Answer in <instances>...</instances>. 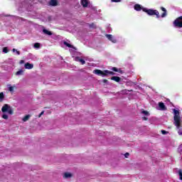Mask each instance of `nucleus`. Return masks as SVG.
Wrapping results in <instances>:
<instances>
[{"label":"nucleus","mask_w":182,"mask_h":182,"mask_svg":"<svg viewBox=\"0 0 182 182\" xmlns=\"http://www.w3.org/2000/svg\"><path fill=\"white\" fill-rule=\"evenodd\" d=\"M173 111V124L178 129V134L182 136V128H181V117H180V111L176 109Z\"/></svg>","instance_id":"f257e3e1"},{"label":"nucleus","mask_w":182,"mask_h":182,"mask_svg":"<svg viewBox=\"0 0 182 182\" xmlns=\"http://www.w3.org/2000/svg\"><path fill=\"white\" fill-rule=\"evenodd\" d=\"M93 73H95V75H97L98 76H102V77H105L108 75H112V76L115 75L114 72L110 71L109 70L102 71V70L96 69L93 71Z\"/></svg>","instance_id":"f03ea898"},{"label":"nucleus","mask_w":182,"mask_h":182,"mask_svg":"<svg viewBox=\"0 0 182 182\" xmlns=\"http://www.w3.org/2000/svg\"><path fill=\"white\" fill-rule=\"evenodd\" d=\"M143 12H145L147 14V15H149V16H152L153 15H156V18H160V13L157 10H153L151 9H143Z\"/></svg>","instance_id":"7ed1b4c3"},{"label":"nucleus","mask_w":182,"mask_h":182,"mask_svg":"<svg viewBox=\"0 0 182 182\" xmlns=\"http://www.w3.org/2000/svg\"><path fill=\"white\" fill-rule=\"evenodd\" d=\"M1 112L3 113H7L9 114H14V109H12V107H11V106H9V105L8 104H5L2 108H1Z\"/></svg>","instance_id":"20e7f679"},{"label":"nucleus","mask_w":182,"mask_h":182,"mask_svg":"<svg viewBox=\"0 0 182 182\" xmlns=\"http://www.w3.org/2000/svg\"><path fill=\"white\" fill-rule=\"evenodd\" d=\"M175 28H182V16L177 17L173 22Z\"/></svg>","instance_id":"39448f33"},{"label":"nucleus","mask_w":182,"mask_h":182,"mask_svg":"<svg viewBox=\"0 0 182 182\" xmlns=\"http://www.w3.org/2000/svg\"><path fill=\"white\" fill-rule=\"evenodd\" d=\"M106 37L109 41H111L112 43H116V42H117V40H116V38H114L112 34H107Z\"/></svg>","instance_id":"423d86ee"},{"label":"nucleus","mask_w":182,"mask_h":182,"mask_svg":"<svg viewBox=\"0 0 182 182\" xmlns=\"http://www.w3.org/2000/svg\"><path fill=\"white\" fill-rule=\"evenodd\" d=\"M134 8L135 11H143V9H146V8L141 7V5L140 4H135Z\"/></svg>","instance_id":"0eeeda50"},{"label":"nucleus","mask_w":182,"mask_h":182,"mask_svg":"<svg viewBox=\"0 0 182 182\" xmlns=\"http://www.w3.org/2000/svg\"><path fill=\"white\" fill-rule=\"evenodd\" d=\"M80 4L83 8H87L89 1L87 0H81Z\"/></svg>","instance_id":"6e6552de"},{"label":"nucleus","mask_w":182,"mask_h":182,"mask_svg":"<svg viewBox=\"0 0 182 182\" xmlns=\"http://www.w3.org/2000/svg\"><path fill=\"white\" fill-rule=\"evenodd\" d=\"M161 11H163V14H161V18H166L167 16V10L164 7H161Z\"/></svg>","instance_id":"1a4fd4ad"},{"label":"nucleus","mask_w":182,"mask_h":182,"mask_svg":"<svg viewBox=\"0 0 182 182\" xmlns=\"http://www.w3.org/2000/svg\"><path fill=\"white\" fill-rule=\"evenodd\" d=\"M75 60L76 62H80L81 65H85V63H86V61L80 57H75Z\"/></svg>","instance_id":"9d476101"},{"label":"nucleus","mask_w":182,"mask_h":182,"mask_svg":"<svg viewBox=\"0 0 182 182\" xmlns=\"http://www.w3.org/2000/svg\"><path fill=\"white\" fill-rule=\"evenodd\" d=\"M49 4H50V6H58L57 0H50Z\"/></svg>","instance_id":"9b49d317"},{"label":"nucleus","mask_w":182,"mask_h":182,"mask_svg":"<svg viewBox=\"0 0 182 182\" xmlns=\"http://www.w3.org/2000/svg\"><path fill=\"white\" fill-rule=\"evenodd\" d=\"M159 107H160L161 110H167V107H166V105L163 102H159Z\"/></svg>","instance_id":"f8f14e48"},{"label":"nucleus","mask_w":182,"mask_h":182,"mask_svg":"<svg viewBox=\"0 0 182 182\" xmlns=\"http://www.w3.org/2000/svg\"><path fill=\"white\" fill-rule=\"evenodd\" d=\"M25 69H33V64L27 63L25 64Z\"/></svg>","instance_id":"ddd939ff"},{"label":"nucleus","mask_w":182,"mask_h":182,"mask_svg":"<svg viewBox=\"0 0 182 182\" xmlns=\"http://www.w3.org/2000/svg\"><path fill=\"white\" fill-rule=\"evenodd\" d=\"M111 80H114V82H120L121 78H120V77H118V76H113L111 77Z\"/></svg>","instance_id":"4468645a"},{"label":"nucleus","mask_w":182,"mask_h":182,"mask_svg":"<svg viewBox=\"0 0 182 182\" xmlns=\"http://www.w3.org/2000/svg\"><path fill=\"white\" fill-rule=\"evenodd\" d=\"M43 33H46V35H48L49 36H52V31H48L46 29H43Z\"/></svg>","instance_id":"2eb2a0df"},{"label":"nucleus","mask_w":182,"mask_h":182,"mask_svg":"<svg viewBox=\"0 0 182 182\" xmlns=\"http://www.w3.org/2000/svg\"><path fill=\"white\" fill-rule=\"evenodd\" d=\"M30 117H31V115L27 114L24 117H23L22 120H23V122H28V120H29Z\"/></svg>","instance_id":"dca6fc26"},{"label":"nucleus","mask_w":182,"mask_h":182,"mask_svg":"<svg viewBox=\"0 0 182 182\" xmlns=\"http://www.w3.org/2000/svg\"><path fill=\"white\" fill-rule=\"evenodd\" d=\"M70 177H72V173H68V172L64 173V178H69Z\"/></svg>","instance_id":"f3484780"},{"label":"nucleus","mask_w":182,"mask_h":182,"mask_svg":"<svg viewBox=\"0 0 182 182\" xmlns=\"http://www.w3.org/2000/svg\"><path fill=\"white\" fill-rule=\"evenodd\" d=\"M16 76H21L23 75V70H19L16 73Z\"/></svg>","instance_id":"a211bd4d"},{"label":"nucleus","mask_w":182,"mask_h":182,"mask_svg":"<svg viewBox=\"0 0 182 182\" xmlns=\"http://www.w3.org/2000/svg\"><path fill=\"white\" fill-rule=\"evenodd\" d=\"M64 45H65V46H67L68 48H73V46L71 45V44H70L69 43H68V42H66V41H64Z\"/></svg>","instance_id":"6ab92c4d"},{"label":"nucleus","mask_w":182,"mask_h":182,"mask_svg":"<svg viewBox=\"0 0 182 182\" xmlns=\"http://www.w3.org/2000/svg\"><path fill=\"white\" fill-rule=\"evenodd\" d=\"M112 70H113V72H119V73H122V70H119L116 67H113Z\"/></svg>","instance_id":"aec40b11"},{"label":"nucleus","mask_w":182,"mask_h":182,"mask_svg":"<svg viewBox=\"0 0 182 182\" xmlns=\"http://www.w3.org/2000/svg\"><path fill=\"white\" fill-rule=\"evenodd\" d=\"M90 28L92 29H96V26L95 25V23H92L91 24H89Z\"/></svg>","instance_id":"412c9836"},{"label":"nucleus","mask_w":182,"mask_h":182,"mask_svg":"<svg viewBox=\"0 0 182 182\" xmlns=\"http://www.w3.org/2000/svg\"><path fill=\"white\" fill-rule=\"evenodd\" d=\"M34 48H36V49H39V48H41V43H34Z\"/></svg>","instance_id":"4be33fe9"},{"label":"nucleus","mask_w":182,"mask_h":182,"mask_svg":"<svg viewBox=\"0 0 182 182\" xmlns=\"http://www.w3.org/2000/svg\"><path fill=\"white\" fill-rule=\"evenodd\" d=\"M5 97V95H4V92H0V101L2 102L4 100V98Z\"/></svg>","instance_id":"5701e85b"},{"label":"nucleus","mask_w":182,"mask_h":182,"mask_svg":"<svg viewBox=\"0 0 182 182\" xmlns=\"http://www.w3.org/2000/svg\"><path fill=\"white\" fill-rule=\"evenodd\" d=\"M3 52H4V53H8V52H9V50H8V47H4V48H3Z\"/></svg>","instance_id":"b1692460"},{"label":"nucleus","mask_w":182,"mask_h":182,"mask_svg":"<svg viewBox=\"0 0 182 182\" xmlns=\"http://www.w3.org/2000/svg\"><path fill=\"white\" fill-rule=\"evenodd\" d=\"M141 113H142L143 114H145V116H149V115H150V114L149 113V112L145 111V110L142 111Z\"/></svg>","instance_id":"393cba45"},{"label":"nucleus","mask_w":182,"mask_h":182,"mask_svg":"<svg viewBox=\"0 0 182 182\" xmlns=\"http://www.w3.org/2000/svg\"><path fill=\"white\" fill-rule=\"evenodd\" d=\"M178 174H179V178H180V180H181V181H182V171H181V169H180V170L178 171Z\"/></svg>","instance_id":"a878e982"},{"label":"nucleus","mask_w":182,"mask_h":182,"mask_svg":"<svg viewBox=\"0 0 182 182\" xmlns=\"http://www.w3.org/2000/svg\"><path fill=\"white\" fill-rule=\"evenodd\" d=\"M8 115L7 114H4L3 115H2V118L3 119H5V120H8Z\"/></svg>","instance_id":"bb28decb"},{"label":"nucleus","mask_w":182,"mask_h":182,"mask_svg":"<svg viewBox=\"0 0 182 182\" xmlns=\"http://www.w3.org/2000/svg\"><path fill=\"white\" fill-rule=\"evenodd\" d=\"M9 92H14V87H9Z\"/></svg>","instance_id":"cd10ccee"},{"label":"nucleus","mask_w":182,"mask_h":182,"mask_svg":"<svg viewBox=\"0 0 182 182\" xmlns=\"http://www.w3.org/2000/svg\"><path fill=\"white\" fill-rule=\"evenodd\" d=\"M161 133H162V134H167V133H168V132H166V130H161Z\"/></svg>","instance_id":"c85d7f7f"},{"label":"nucleus","mask_w":182,"mask_h":182,"mask_svg":"<svg viewBox=\"0 0 182 182\" xmlns=\"http://www.w3.org/2000/svg\"><path fill=\"white\" fill-rule=\"evenodd\" d=\"M126 159H127V157H129V156H130V154H129V152H127L125 154H124Z\"/></svg>","instance_id":"c756f323"},{"label":"nucleus","mask_w":182,"mask_h":182,"mask_svg":"<svg viewBox=\"0 0 182 182\" xmlns=\"http://www.w3.org/2000/svg\"><path fill=\"white\" fill-rule=\"evenodd\" d=\"M112 2H122V0H111Z\"/></svg>","instance_id":"7c9ffc66"},{"label":"nucleus","mask_w":182,"mask_h":182,"mask_svg":"<svg viewBox=\"0 0 182 182\" xmlns=\"http://www.w3.org/2000/svg\"><path fill=\"white\" fill-rule=\"evenodd\" d=\"M23 63H25V61L23 60H20V65H23Z\"/></svg>","instance_id":"2f4dec72"},{"label":"nucleus","mask_w":182,"mask_h":182,"mask_svg":"<svg viewBox=\"0 0 182 182\" xmlns=\"http://www.w3.org/2000/svg\"><path fill=\"white\" fill-rule=\"evenodd\" d=\"M43 113H45L44 111L41 112L40 113V114L38 115V117H41V116H42V114H43Z\"/></svg>","instance_id":"473e14b6"},{"label":"nucleus","mask_w":182,"mask_h":182,"mask_svg":"<svg viewBox=\"0 0 182 182\" xmlns=\"http://www.w3.org/2000/svg\"><path fill=\"white\" fill-rule=\"evenodd\" d=\"M142 119H144V120H149V118H147V117H142Z\"/></svg>","instance_id":"72a5a7b5"},{"label":"nucleus","mask_w":182,"mask_h":182,"mask_svg":"<svg viewBox=\"0 0 182 182\" xmlns=\"http://www.w3.org/2000/svg\"><path fill=\"white\" fill-rule=\"evenodd\" d=\"M102 82H103L104 83H107L108 81H107V80L105 79V80H102Z\"/></svg>","instance_id":"f704fd0d"},{"label":"nucleus","mask_w":182,"mask_h":182,"mask_svg":"<svg viewBox=\"0 0 182 182\" xmlns=\"http://www.w3.org/2000/svg\"><path fill=\"white\" fill-rule=\"evenodd\" d=\"M16 52L17 55H21V52L20 51L16 50Z\"/></svg>","instance_id":"c9c22d12"},{"label":"nucleus","mask_w":182,"mask_h":182,"mask_svg":"<svg viewBox=\"0 0 182 182\" xmlns=\"http://www.w3.org/2000/svg\"><path fill=\"white\" fill-rule=\"evenodd\" d=\"M13 52H16V49L13 48Z\"/></svg>","instance_id":"e433bc0d"}]
</instances>
